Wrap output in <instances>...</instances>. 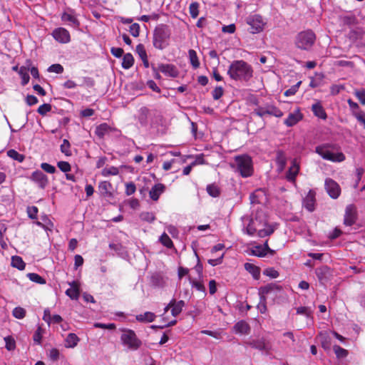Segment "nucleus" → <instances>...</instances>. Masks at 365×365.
Listing matches in <instances>:
<instances>
[{
	"mask_svg": "<svg viewBox=\"0 0 365 365\" xmlns=\"http://www.w3.org/2000/svg\"><path fill=\"white\" fill-rule=\"evenodd\" d=\"M251 253L252 255L262 257L266 256V253L264 252V248L262 247V245H257L252 247L251 250Z\"/></svg>",
	"mask_w": 365,
	"mask_h": 365,
	"instance_id": "obj_44",
	"label": "nucleus"
},
{
	"mask_svg": "<svg viewBox=\"0 0 365 365\" xmlns=\"http://www.w3.org/2000/svg\"><path fill=\"white\" fill-rule=\"evenodd\" d=\"M136 190L135 185L133 182H128L125 185V193L127 195H133Z\"/></svg>",
	"mask_w": 365,
	"mask_h": 365,
	"instance_id": "obj_64",
	"label": "nucleus"
},
{
	"mask_svg": "<svg viewBox=\"0 0 365 365\" xmlns=\"http://www.w3.org/2000/svg\"><path fill=\"white\" fill-rule=\"evenodd\" d=\"M28 71H29V68H27L25 66H21L19 69V73L20 76L21 77V80H22L21 83L23 86H25L29 81L30 77L28 73Z\"/></svg>",
	"mask_w": 365,
	"mask_h": 365,
	"instance_id": "obj_37",
	"label": "nucleus"
},
{
	"mask_svg": "<svg viewBox=\"0 0 365 365\" xmlns=\"http://www.w3.org/2000/svg\"><path fill=\"white\" fill-rule=\"evenodd\" d=\"M111 131V128L107 123H102L96 127V134L99 138H103L105 135L109 133Z\"/></svg>",
	"mask_w": 365,
	"mask_h": 365,
	"instance_id": "obj_30",
	"label": "nucleus"
},
{
	"mask_svg": "<svg viewBox=\"0 0 365 365\" xmlns=\"http://www.w3.org/2000/svg\"><path fill=\"white\" fill-rule=\"evenodd\" d=\"M173 302L171 314L174 317H176L182 312L185 302L182 300L176 302L175 299H173Z\"/></svg>",
	"mask_w": 365,
	"mask_h": 365,
	"instance_id": "obj_29",
	"label": "nucleus"
},
{
	"mask_svg": "<svg viewBox=\"0 0 365 365\" xmlns=\"http://www.w3.org/2000/svg\"><path fill=\"white\" fill-rule=\"evenodd\" d=\"M263 274L267 277H269L272 279L277 278L279 277V272L272 267L267 268L264 270Z\"/></svg>",
	"mask_w": 365,
	"mask_h": 365,
	"instance_id": "obj_49",
	"label": "nucleus"
},
{
	"mask_svg": "<svg viewBox=\"0 0 365 365\" xmlns=\"http://www.w3.org/2000/svg\"><path fill=\"white\" fill-rule=\"evenodd\" d=\"M325 189L329 196L334 199H336L341 192L339 185L332 179L327 178L325 180Z\"/></svg>",
	"mask_w": 365,
	"mask_h": 365,
	"instance_id": "obj_12",
	"label": "nucleus"
},
{
	"mask_svg": "<svg viewBox=\"0 0 365 365\" xmlns=\"http://www.w3.org/2000/svg\"><path fill=\"white\" fill-rule=\"evenodd\" d=\"M299 171V165L296 159L292 160V165L289 168L286 178L289 182H294L295 178Z\"/></svg>",
	"mask_w": 365,
	"mask_h": 365,
	"instance_id": "obj_18",
	"label": "nucleus"
},
{
	"mask_svg": "<svg viewBox=\"0 0 365 365\" xmlns=\"http://www.w3.org/2000/svg\"><path fill=\"white\" fill-rule=\"evenodd\" d=\"M170 33L163 25L158 26L153 34V46L158 49H163L168 45Z\"/></svg>",
	"mask_w": 365,
	"mask_h": 365,
	"instance_id": "obj_6",
	"label": "nucleus"
},
{
	"mask_svg": "<svg viewBox=\"0 0 365 365\" xmlns=\"http://www.w3.org/2000/svg\"><path fill=\"white\" fill-rule=\"evenodd\" d=\"M223 88L221 86L216 87L212 91V97L215 100L220 99L223 95Z\"/></svg>",
	"mask_w": 365,
	"mask_h": 365,
	"instance_id": "obj_63",
	"label": "nucleus"
},
{
	"mask_svg": "<svg viewBox=\"0 0 365 365\" xmlns=\"http://www.w3.org/2000/svg\"><path fill=\"white\" fill-rule=\"evenodd\" d=\"M99 190L103 195H110V189L111 188V184L108 181H103L99 183Z\"/></svg>",
	"mask_w": 365,
	"mask_h": 365,
	"instance_id": "obj_41",
	"label": "nucleus"
},
{
	"mask_svg": "<svg viewBox=\"0 0 365 365\" xmlns=\"http://www.w3.org/2000/svg\"><path fill=\"white\" fill-rule=\"evenodd\" d=\"M312 309L308 307H299L297 308V314L304 315L308 318L312 317Z\"/></svg>",
	"mask_w": 365,
	"mask_h": 365,
	"instance_id": "obj_45",
	"label": "nucleus"
},
{
	"mask_svg": "<svg viewBox=\"0 0 365 365\" xmlns=\"http://www.w3.org/2000/svg\"><path fill=\"white\" fill-rule=\"evenodd\" d=\"M233 330L235 334L248 335L250 333V326L244 320L239 321L234 327Z\"/></svg>",
	"mask_w": 365,
	"mask_h": 365,
	"instance_id": "obj_17",
	"label": "nucleus"
},
{
	"mask_svg": "<svg viewBox=\"0 0 365 365\" xmlns=\"http://www.w3.org/2000/svg\"><path fill=\"white\" fill-rule=\"evenodd\" d=\"M42 334L43 329L38 327L33 336V339L37 344H41V343Z\"/></svg>",
	"mask_w": 365,
	"mask_h": 365,
	"instance_id": "obj_51",
	"label": "nucleus"
},
{
	"mask_svg": "<svg viewBox=\"0 0 365 365\" xmlns=\"http://www.w3.org/2000/svg\"><path fill=\"white\" fill-rule=\"evenodd\" d=\"M333 349L337 358H345L348 355V351L338 345H334Z\"/></svg>",
	"mask_w": 365,
	"mask_h": 365,
	"instance_id": "obj_42",
	"label": "nucleus"
},
{
	"mask_svg": "<svg viewBox=\"0 0 365 365\" xmlns=\"http://www.w3.org/2000/svg\"><path fill=\"white\" fill-rule=\"evenodd\" d=\"M353 115L363 125L364 128H365V113L361 110L353 114Z\"/></svg>",
	"mask_w": 365,
	"mask_h": 365,
	"instance_id": "obj_52",
	"label": "nucleus"
},
{
	"mask_svg": "<svg viewBox=\"0 0 365 365\" xmlns=\"http://www.w3.org/2000/svg\"><path fill=\"white\" fill-rule=\"evenodd\" d=\"M315 192L309 190L303 200V206L309 212L314 210Z\"/></svg>",
	"mask_w": 365,
	"mask_h": 365,
	"instance_id": "obj_19",
	"label": "nucleus"
},
{
	"mask_svg": "<svg viewBox=\"0 0 365 365\" xmlns=\"http://www.w3.org/2000/svg\"><path fill=\"white\" fill-rule=\"evenodd\" d=\"M165 185L161 183L155 185L149 192L150 197L153 200L157 201L159 199L160 195L165 191Z\"/></svg>",
	"mask_w": 365,
	"mask_h": 365,
	"instance_id": "obj_23",
	"label": "nucleus"
},
{
	"mask_svg": "<svg viewBox=\"0 0 365 365\" xmlns=\"http://www.w3.org/2000/svg\"><path fill=\"white\" fill-rule=\"evenodd\" d=\"M149 115V109L146 107H142L139 109L138 113V119L141 125H146L148 124Z\"/></svg>",
	"mask_w": 365,
	"mask_h": 365,
	"instance_id": "obj_25",
	"label": "nucleus"
},
{
	"mask_svg": "<svg viewBox=\"0 0 365 365\" xmlns=\"http://www.w3.org/2000/svg\"><path fill=\"white\" fill-rule=\"evenodd\" d=\"M7 155L9 157L19 161V162H22L24 159V157L23 155L19 153L17 151H16L15 150H9L8 152H7Z\"/></svg>",
	"mask_w": 365,
	"mask_h": 365,
	"instance_id": "obj_48",
	"label": "nucleus"
},
{
	"mask_svg": "<svg viewBox=\"0 0 365 365\" xmlns=\"http://www.w3.org/2000/svg\"><path fill=\"white\" fill-rule=\"evenodd\" d=\"M120 340L123 346L132 351L138 349L142 344L135 331L131 329H123Z\"/></svg>",
	"mask_w": 365,
	"mask_h": 365,
	"instance_id": "obj_7",
	"label": "nucleus"
},
{
	"mask_svg": "<svg viewBox=\"0 0 365 365\" xmlns=\"http://www.w3.org/2000/svg\"><path fill=\"white\" fill-rule=\"evenodd\" d=\"M60 148H61V153L65 154L66 156H71L72 155V153L71 150V144L68 140L64 139L63 140V143L60 146Z\"/></svg>",
	"mask_w": 365,
	"mask_h": 365,
	"instance_id": "obj_38",
	"label": "nucleus"
},
{
	"mask_svg": "<svg viewBox=\"0 0 365 365\" xmlns=\"http://www.w3.org/2000/svg\"><path fill=\"white\" fill-rule=\"evenodd\" d=\"M160 242L162 245L168 248H172L173 247V243L171 239L166 233H163L160 237Z\"/></svg>",
	"mask_w": 365,
	"mask_h": 365,
	"instance_id": "obj_39",
	"label": "nucleus"
},
{
	"mask_svg": "<svg viewBox=\"0 0 365 365\" xmlns=\"http://www.w3.org/2000/svg\"><path fill=\"white\" fill-rule=\"evenodd\" d=\"M230 166L242 178H248L253 174L252 160L247 155L235 156L234 162L230 164Z\"/></svg>",
	"mask_w": 365,
	"mask_h": 365,
	"instance_id": "obj_4",
	"label": "nucleus"
},
{
	"mask_svg": "<svg viewBox=\"0 0 365 365\" xmlns=\"http://www.w3.org/2000/svg\"><path fill=\"white\" fill-rule=\"evenodd\" d=\"M11 266L19 270H23L25 268L26 264L21 257L13 256L11 257Z\"/></svg>",
	"mask_w": 365,
	"mask_h": 365,
	"instance_id": "obj_33",
	"label": "nucleus"
},
{
	"mask_svg": "<svg viewBox=\"0 0 365 365\" xmlns=\"http://www.w3.org/2000/svg\"><path fill=\"white\" fill-rule=\"evenodd\" d=\"M242 220L248 221V224L244 230L250 236L257 234L259 237H264L270 235L274 232V228L267 224L266 214L262 210H259L258 207L250 219L243 217Z\"/></svg>",
	"mask_w": 365,
	"mask_h": 365,
	"instance_id": "obj_1",
	"label": "nucleus"
},
{
	"mask_svg": "<svg viewBox=\"0 0 365 365\" xmlns=\"http://www.w3.org/2000/svg\"><path fill=\"white\" fill-rule=\"evenodd\" d=\"M80 339L76 334H69L65 339V346L66 348H74L77 346Z\"/></svg>",
	"mask_w": 365,
	"mask_h": 365,
	"instance_id": "obj_27",
	"label": "nucleus"
},
{
	"mask_svg": "<svg viewBox=\"0 0 365 365\" xmlns=\"http://www.w3.org/2000/svg\"><path fill=\"white\" fill-rule=\"evenodd\" d=\"M315 151L323 159L334 163L343 162L346 158L343 153L338 151L336 145L330 143H325L317 146Z\"/></svg>",
	"mask_w": 365,
	"mask_h": 365,
	"instance_id": "obj_3",
	"label": "nucleus"
},
{
	"mask_svg": "<svg viewBox=\"0 0 365 365\" xmlns=\"http://www.w3.org/2000/svg\"><path fill=\"white\" fill-rule=\"evenodd\" d=\"M26 310L21 307H15L12 311L13 316L19 319H24L26 316Z\"/></svg>",
	"mask_w": 365,
	"mask_h": 365,
	"instance_id": "obj_40",
	"label": "nucleus"
},
{
	"mask_svg": "<svg viewBox=\"0 0 365 365\" xmlns=\"http://www.w3.org/2000/svg\"><path fill=\"white\" fill-rule=\"evenodd\" d=\"M51 110V106L48 103H44L38 107L37 112L41 115H45L47 113L50 112Z\"/></svg>",
	"mask_w": 365,
	"mask_h": 365,
	"instance_id": "obj_50",
	"label": "nucleus"
},
{
	"mask_svg": "<svg viewBox=\"0 0 365 365\" xmlns=\"http://www.w3.org/2000/svg\"><path fill=\"white\" fill-rule=\"evenodd\" d=\"M356 220V210L354 205H349L346 207L344 224L348 226L354 225Z\"/></svg>",
	"mask_w": 365,
	"mask_h": 365,
	"instance_id": "obj_16",
	"label": "nucleus"
},
{
	"mask_svg": "<svg viewBox=\"0 0 365 365\" xmlns=\"http://www.w3.org/2000/svg\"><path fill=\"white\" fill-rule=\"evenodd\" d=\"M250 202L252 205H265L267 201V195L266 191L262 189L256 190L250 196Z\"/></svg>",
	"mask_w": 365,
	"mask_h": 365,
	"instance_id": "obj_11",
	"label": "nucleus"
},
{
	"mask_svg": "<svg viewBox=\"0 0 365 365\" xmlns=\"http://www.w3.org/2000/svg\"><path fill=\"white\" fill-rule=\"evenodd\" d=\"M245 269L252 274L255 279H258L260 276V269L256 265L247 262L245 264Z\"/></svg>",
	"mask_w": 365,
	"mask_h": 365,
	"instance_id": "obj_28",
	"label": "nucleus"
},
{
	"mask_svg": "<svg viewBox=\"0 0 365 365\" xmlns=\"http://www.w3.org/2000/svg\"><path fill=\"white\" fill-rule=\"evenodd\" d=\"M134 63V58L131 53H128L123 57L122 67L125 69H129Z\"/></svg>",
	"mask_w": 365,
	"mask_h": 365,
	"instance_id": "obj_32",
	"label": "nucleus"
},
{
	"mask_svg": "<svg viewBox=\"0 0 365 365\" xmlns=\"http://www.w3.org/2000/svg\"><path fill=\"white\" fill-rule=\"evenodd\" d=\"M31 180L41 189H44L48 183V177L41 170L34 171L31 176Z\"/></svg>",
	"mask_w": 365,
	"mask_h": 365,
	"instance_id": "obj_15",
	"label": "nucleus"
},
{
	"mask_svg": "<svg viewBox=\"0 0 365 365\" xmlns=\"http://www.w3.org/2000/svg\"><path fill=\"white\" fill-rule=\"evenodd\" d=\"M354 93L360 103L365 106V89H356L354 91Z\"/></svg>",
	"mask_w": 365,
	"mask_h": 365,
	"instance_id": "obj_46",
	"label": "nucleus"
},
{
	"mask_svg": "<svg viewBox=\"0 0 365 365\" xmlns=\"http://www.w3.org/2000/svg\"><path fill=\"white\" fill-rule=\"evenodd\" d=\"M206 190L207 193L213 197H217L220 194V190L219 187L215 184L208 185L206 187Z\"/></svg>",
	"mask_w": 365,
	"mask_h": 365,
	"instance_id": "obj_36",
	"label": "nucleus"
},
{
	"mask_svg": "<svg viewBox=\"0 0 365 365\" xmlns=\"http://www.w3.org/2000/svg\"><path fill=\"white\" fill-rule=\"evenodd\" d=\"M119 173V170L115 166L106 167L101 171V175L103 177H108L110 175H117Z\"/></svg>",
	"mask_w": 365,
	"mask_h": 365,
	"instance_id": "obj_35",
	"label": "nucleus"
},
{
	"mask_svg": "<svg viewBox=\"0 0 365 365\" xmlns=\"http://www.w3.org/2000/svg\"><path fill=\"white\" fill-rule=\"evenodd\" d=\"M155 314L151 312H146L135 316L136 320L143 323L152 322L155 320Z\"/></svg>",
	"mask_w": 365,
	"mask_h": 365,
	"instance_id": "obj_26",
	"label": "nucleus"
},
{
	"mask_svg": "<svg viewBox=\"0 0 365 365\" xmlns=\"http://www.w3.org/2000/svg\"><path fill=\"white\" fill-rule=\"evenodd\" d=\"M227 74L233 80L247 82L252 77L253 70L247 62L237 60L230 65Z\"/></svg>",
	"mask_w": 365,
	"mask_h": 365,
	"instance_id": "obj_2",
	"label": "nucleus"
},
{
	"mask_svg": "<svg viewBox=\"0 0 365 365\" xmlns=\"http://www.w3.org/2000/svg\"><path fill=\"white\" fill-rule=\"evenodd\" d=\"M140 218L144 221L152 222L155 220V215L152 212H145L141 213Z\"/></svg>",
	"mask_w": 365,
	"mask_h": 365,
	"instance_id": "obj_57",
	"label": "nucleus"
},
{
	"mask_svg": "<svg viewBox=\"0 0 365 365\" xmlns=\"http://www.w3.org/2000/svg\"><path fill=\"white\" fill-rule=\"evenodd\" d=\"M316 40L315 34L311 30L299 32L295 37L294 43L297 48L309 51L314 45Z\"/></svg>",
	"mask_w": 365,
	"mask_h": 365,
	"instance_id": "obj_5",
	"label": "nucleus"
},
{
	"mask_svg": "<svg viewBox=\"0 0 365 365\" xmlns=\"http://www.w3.org/2000/svg\"><path fill=\"white\" fill-rule=\"evenodd\" d=\"M52 36L59 43H67L71 41L70 34L68 30L60 27L54 29Z\"/></svg>",
	"mask_w": 365,
	"mask_h": 365,
	"instance_id": "obj_13",
	"label": "nucleus"
},
{
	"mask_svg": "<svg viewBox=\"0 0 365 365\" xmlns=\"http://www.w3.org/2000/svg\"><path fill=\"white\" fill-rule=\"evenodd\" d=\"M136 53L138 54L140 58H145L147 56L146 51L143 44L140 43L136 46Z\"/></svg>",
	"mask_w": 365,
	"mask_h": 365,
	"instance_id": "obj_61",
	"label": "nucleus"
},
{
	"mask_svg": "<svg viewBox=\"0 0 365 365\" xmlns=\"http://www.w3.org/2000/svg\"><path fill=\"white\" fill-rule=\"evenodd\" d=\"M57 165L58 168L63 173H68L71 170V165L68 162L59 161Z\"/></svg>",
	"mask_w": 365,
	"mask_h": 365,
	"instance_id": "obj_59",
	"label": "nucleus"
},
{
	"mask_svg": "<svg viewBox=\"0 0 365 365\" xmlns=\"http://www.w3.org/2000/svg\"><path fill=\"white\" fill-rule=\"evenodd\" d=\"M27 277L31 281L39 284H44L46 283L45 279L36 273H29Z\"/></svg>",
	"mask_w": 365,
	"mask_h": 365,
	"instance_id": "obj_43",
	"label": "nucleus"
},
{
	"mask_svg": "<svg viewBox=\"0 0 365 365\" xmlns=\"http://www.w3.org/2000/svg\"><path fill=\"white\" fill-rule=\"evenodd\" d=\"M27 213L31 219H36L37 217L38 208L36 206L28 207Z\"/></svg>",
	"mask_w": 365,
	"mask_h": 365,
	"instance_id": "obj_62",
	"label": "nucleus"
},
{
	"mask_svg": "<svg viewBox=\"0 0 365 365\" xmlns=\"http://www.w3.org/2000/svg\"><path fill=\"white\" fill-rule=\"evenodd\" d=\"M188 55L190 63L192 67L194 68H197L200 66V62L196 51L193 49H190L188 51Z\"/></svg>",
	"mask_w": 365,
	"mask_h": 365,
	"instance_id": "obj_34",
	"label": "nucleus"
},
{
	"mask_svg": "<svg viewBox=\"0 0 365 365\" xmlns=\"http://www.w3.org/2000/svg\"><path fill=\"white\" fill-rule=\"evenodd\" d=\"M347 103L349 104L352 115L361 110L358 103L354 102L351 99H348Z\"/></svg>",
	"mask_w": 365,
	"mask_h": 365,
	"instance_id": "obj_54",
	"label": "nucleus"
},
{
	"mask_svg": "<svg viewBox=\"0 0 365 365\" xmlns=\"http://www.w3.org/2000/svg\"><path fill=\"white\" fill-rule=\"evenodd\" d=\"M246 22L250 26L249 30L252 34H258L262 31L266 24L262 17L259 14L250 15L247 18Z\"/></svg>",
	"mask_w": 365,
	"mask_h": 365,
	"instance_id": "obj_8",
	"label": "nucleus"
},
{
	"mask_svg": "<svg viewBox=\"0 0 365 365\" xmlns=\"http://www.w3.org/2000/svg\"><path fill=\"white\" fill-rule=\"evenodd\" d=\"M247 344L252 348L258 349L266 354H269L272 349L270 341L263 337L250 340Z\"/></svg>",
	"mask_w": 365,
	"mask_h": 365,
	"instance_id": "obj_10",
	"label": "nucleus"
},
{
	"mask_svg": "<svg viewBox=\"0 0 365 365\" xmlns=\"http://www.w3.org/2000/svg\"><path fill=\"white\" fill-rule=\"evenodd\" d=\"M322 346L325 350H329L331 347V339L327 332H322L319 335Z\"/></svg>",
	"mask_w": 365,
	"mask_h": 365,
	"instance_id": "obj_31",
	"label": "nucleus"
},
{
	"mask_svg": "<svg viewBox=\"0 0 365 365\" xmlns=\"http://www.w3.org/2000/svg\"><path fill=\"white\" fill-rule=\"evenodd\" d=\"M302 118V115L299 110L289 114L288 117L284 120V124L288 127L296 125Z\"/></svg>",
	"mask_w": 365,
	"mask_h": 365,
	"instance_id": "obj_22",
	"label": "nucleus"
},
{
	"mask_svg": "<svg viewBox=\"0 0 365 365\" xmlns=\"http://www.w3.org/2000/svg\"><path fill=\"white\" fill-rule=\"evenodd\" d=\"M129 31H130V33L131 34V35L133 36L138 37L139 36V34H140V26H139V24H137V23L131 24L130 26Z\"/></svg>",
	"mask_w": 365,
	"mask_h": 365,
	"instance_id": "obj_56",
	"label": "nucleus"
},
{
	"mask_svg": "<svg viewBox=\"0 0 365 365\" xmlns=\"http://www.w3.org/2000/svg\"><path fill=\"white\" fill-rule=\"evenodd\" d=\"M41 168L42 170H43L45 172L53 174L56 172V168L47 163H43L41 164Z\"/></svg>",
	"mask_w": 365,
	"mask_h": 365,
	"instance_id": "obj_58",
	"label": "nucleus"
},
{
	"mask_svg": "<svg viewBox=\"0 0 365 365\" xmlns=\"http://www.w3.org/2000/svg\"><path fill=\"white\" fill-rule=\"evenodd\" d=\"M48 71L56 73H61L63 71V67L58 63L53 64L48 68Z\"/></svg>",
	"mask_w": 365,
	"mask_h": 365,
	"instance_id": "obj_60",
	"label": "nucleus"
},
{
	"mask_svg": "<svg viewBox=\"0 0 365 365\" xmlns=\"http://www.w3.org/2000/svg\"><path fill=\"white\" fill-rule=\"evenodd\" d=\"M71 288L66 291V294L71 299H77L79 297V283L77 281H73L68 282Z\"/></svg>",
	"mask_w": 365,
	"mask_h": 365,
	"instance_id": "obj_21",
	"label": "nucleus"
},
{
	"mask_svg": "<svg viewBox=\"0 0 365 365\" xmlns=\"http://www.w3.org/2000/svg\"><path fill=\"white\" fill-rule=\"evenodd\" d=\"M312 110L314 115L321 119L325 120L327 117V113L320 102H317L316 103L313 104L312 106Z\"/></svg>",
	"mask_w": 365,
	"mask_h": 365,
	"instance_id": "obj_24",
	"label": "nucleus"
},
{
	"mask_svg": "<svg viewBox=\"0 0 365 365\" xmlns=\"http://www.w3.org/2000/svg\"><path fill=\"white\" fill-rule=\"evenodd\" d=\"M345 88L344 85L334 84L330 87V92L332 96L339 94L342 90Z\"/></svg>",
	"mask_w": 365,
	"mask_h": 365,
	"instance_id": "obj_53",
	"label": "nucleus"
},
{
	"mask_svg": "<svg viewBox=\"0 0 365 365\" xmlns=\"http://www.w3.org/2000/svg\"><path fill=\"white\" fill-rule=\"evenodd\" d=\"M301 83H302V82L299 81L297 84L294 85L290 88L284 92V96H290L294 95L297 93V91H298Z\"/></svg>",
	"mask_w": 365,
	"mask_h": 365,
	"instance_id": "obj_55",
	"label": "nucleus"
},
{
	"mask_svg": "<svg viewBox=\"0 0 365 365\" xmlns=\"http://www.w3.org/2000/svg\"><path fill=\"white\" fill-rule=\"evenodd\" d=\"M254 113L260 118H263L266 115H273L277 118H280L283 115L282 111L272 104L258 106L255 109Z\"/></svg>",
	"mask_w": 365,
	"mask_h": 365,
	"instance_id": "obj_9",
	"label": "nucleus"
},
{
	"mask_svg": "<svg viewBox=\"0 0 365 365\" xmlns=\"http://www.w3.org/2000/svg\"><path fill=\"white\" fill-rule=\"evenodd\" d=\"M158 70L169 77L175 78L178 75L177 69L172 64H160L158 66Z\"/></svg>",
	"mask_w": 365,
	"mask_h": 365,
	"instance_id": "obj_20",
	"label": "nucleus"
},
{
	"mask_svg": "<svg viewBox=\"0 0 365 365\" xmlns=\"http://www.w3.org/2000/svg\"><path fill=\"white\" fill-rule=\"evenodd\" d=\"M61 20L65 22H68L69 25L74 28H78L80 25L74 10L68 9L61 15Z\"/></svg>",
	"mask_w": 365,
	"mask_h": 365,
	"instance_id": "obj_14",
	"label": "nucleus"
},
{
	"mask_svg": "<svg viewBox=\"0 0 365 365\" xmlns=\"http://www.w3.org/2000/svg\"><path fill=\"white\" fill-rule=\"evenodd\" d=\"M198 8L199 4L197 2H192L189 6L190 14L193 19L197 18L198 16Z\"/></svg>",
	"mask_w": 365,
	"mask_h": 365,
	"instance_id": "obj_47",
	"label": "nucleus"
}]
</instances>
